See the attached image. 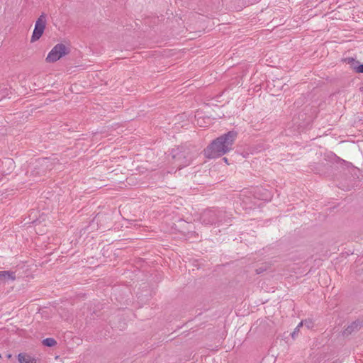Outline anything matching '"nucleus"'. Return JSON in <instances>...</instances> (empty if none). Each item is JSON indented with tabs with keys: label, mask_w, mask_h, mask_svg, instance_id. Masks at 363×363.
<instances>
[{
	"label": "nucleus",
	"mask_w": 363,
	"mask_h": 363,
	"mask_svg": "<svg viewBox=\"0 0 363 363\" xmlns=\"http://www.w3.org/2000/svg\"><path fill=\"white\" fill-rule=\"evenodd\" d=\"M237 132L232 130L214 140L205 150L204 155L208 158L219 157L233 149Z\"/></svg>",
	"instance_id": "1"
},
{
	"label": "nucleus",
	"mask_w": 363,
	"mask_h": 363,
	"mask_svg": "<svg viewBox=\"0 0 363 363\" xmlns=\"http://www.w3.org/2000/svg\"><path fill=\"white\" fill-rule=\"evenodd\" d=\"M222 213L223 212L217 209L206 210L201 216V222L205 225H212L217 222H222Z\"/></svg>",
	"instance_id": "2"
},
{
	"label": "nucleus",
	"mask_w": 363,
	"mask_h": 363,
	"mask_svg": "<svg viewBox=\"0 0 363 363\" xmlns=\"http://www.w3.org/2000/svg\"><path fill=\"white\" fill-rule=\"evenodd\" d=\"M67 52V48L65 45L62 43L57 44L49 52L46 61L50 63L55 62L66 55Z\"/></svg>",
	"instance_id": "3"
},
{
	"label": "nucleus",
	"mask_w": 363,
	"mask_h": 363,
	"mask_svg": "<svg viewBox=\"0 0 363 363\" xmlns=\"http://www.w3.org/2000/svg\"><path fill=\"white\" fill-rule=\"evenodd\" d=\"M46 26V16L44 13L41 14L35 22V28L33 32L30 41L32 43L37 41L43 35Z\"/></svg>",
	"instance_id": "4"
},
{
	"label": "nucleus",
	"mask_w": 363,
	"mask_h": 363,
	"mask_svg": "<svg viewBox=\"0 0 363 363\" xmlns=\"http://www.w3.org/2000/svg\"><path fill=\"white\" fill-rule=\"evenodd\" d=\"M16 279V274L11 271H0V284Z\"/></svg>",
	"instance_id": "5"
},
{
	"label": "nucleus",
	"mask_w": 363,
	"mask_h": 363,
	"mask_svg": "<svg viewBox=\"0 0 363 363\" xmlns=\"http://www.w3.org/2000/svg\"><path fill=\"white\" fill-rule=\"evenodd\" d=\"M173 158L175 160L174 163L178 169H182L189 164V162L186 160L185 157L182 154H174L173 155Z\"/></svg>",
	"instance_id": "6"
},
{
	"label": "nucleus",
	"mask_w": 363,
	"mask_h": 363,
	"mask_svg": "<svg viewBox=\"0 0 363 363\" xmlns=\"http://www.w3.org/2000/svg\"><path fill=\"white\" fill-rule=\"evenodd\" d=\"M18 359L20 363H36V359L35 358L24 353L19 354Z\"/></svg>",
	"instance_id": "7"
},
{
	"label": "nucleus",
	"mask_w": 363,
	"mask_h": 363,
	"mask_svg": "<svg viewBox=\"0 0 363 363\" xmlns=\"http://www.w3.org/2000/svg\"><path fill=\"white\" fill-rule=\"evenodd\" d=\"M302 326H305L308 329H311L313 327V322L308 319V320H302L298 325H297V328H300V327H302Z\"/></svg>",
	"instance_id": "8"
},
{
	"label": "nucleus",
	"mask_w": 363,
	"mask_h": 363,
	"mask_svg": "<svg viewBox=\"0 0 363 363\" xmlns=\"http://www.w3.org/2000/svg\"><path fill=\"white\" fill-rule=\"evenodd\" d=\"M43 343L45 346L52 347L57 344V342L55 341V339L48 337V338L44 339L43 341Z\"/></svg>",
	"instance_id": "9"
},
{
	"label": "nucleus",
	"mask_w": 363,
	"mask_h": 363,
	"mask_svg": "<svg viewBox=\"0 0 363 363\" xmlns=\"http://www.w3.org/2000/svg\"><path fill=\"white\" fill-rule=\"evenodd\" d=\"M357 326H358V323H355V322H354V323H353L350 326H349V327L347 328V330H350V331L353 330H354V328H357Z\"/></svg>",
	"instance_id": "10"
},
{
	"label": "nucleus",
	"mask_w": 363,
	"mask_h": 363,
	"mask_svg": "<svg viewBox=\"0 0 363 363\" xmlns=\"http://www.w3.org/2000/svg\"><path fill=\"white\" fill-rule=\"evenodd\" d=\"M356 72L358 73H363V65H360L355 67Z\"/></svg>",
	"instance_id": "11"
},
{
	"label": "nucleus",
	"mask_w": 363,
	"mask_h": 363,
	"mask_svg": "<svg viewBox=\"0 0 363 363\" xmlns=\"http://www.w3.org/2000/svg\"><path fill=\"white\" fill-rule=\"evenodd\" d=\"M6 162L9 165V166H12L13 164V162L12 160H10V159H8Z\"/></svg>",
	"instance_id": "12"
},
{
	"label": "nucleus",
	"mask_w": 363,
	"mask_h": 363,
	"mask_svg": "<svg viewBox=\"0 0 363 363\" xmlns=\"http://www.w3.org/2000/svg\"><path fill=\"white\" fill-rule=\"evenodd\" d=\"M299 328H297V327H296V329L294 330V331L292 333L291 335H292L293 337H294V336L296 334V333L299 330Z\"/></svg>",
	"instance_id": "13"
},
{
	"label": "nucleus",
	"mask_w": 363,
	"mask_h": 363,
	"mask_svg": "<svg viewBox=\"0 0 363 363\" xmlns=\"http://www.w3.org/2000/svg\"><path fill=\"white\" fill-rule=\"evenodd\" d=\"M299 328H297V327H296V329L294 330V331L292 333L291 335H292L293 337H294V336L296 334V333L299 330Z\"/></svg>",
	"instance_id": "14"
},
{
	"label": "nucleus",
	"mask_w": 363,
	"mask_h": 363,
	"mask_svg": "<svg viewBox=\"0 0 363 363\" xmlns=\"http://www.w3.org/2000/svg\"><path fill=\"white\" fill-rule=\"evenodd\" d=\"M223 160H224L225 162H226V163L228 162L227 158L224 157Z\"/></svg>",
	"instance_id": "15"
}]
</instances>
